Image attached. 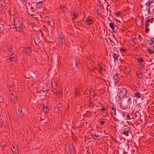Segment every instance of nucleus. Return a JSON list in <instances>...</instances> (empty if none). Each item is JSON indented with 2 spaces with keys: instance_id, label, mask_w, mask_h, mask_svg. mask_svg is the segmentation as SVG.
Instances as JSON below:
<instances>
[{
  "instance_id": "nucleus-1",
  "label": "nucleus",
  "mask_w": 154,
  "mask_h": 154,
  "mask_svg": "<svg viewBox=\"0 0 154 154\" xmlns=\"http://www.w3.org/2000/svg\"><path fill=\"white\" fill-rule=\"evenodd\" d=\"M120 103L121 108L125 110L128 108V106L131 103V98L129 97L126 96L122 98Z\"/></svg>"
},
{
  "instance_id": "nucleus-2",
  "label": "nucleus",
  "mask_w": 154,
  "mask_h": 154,
  "mask_svg": "<svg viewBox=\"0 0 154 154\" xmlns=\"http://www.w3.org/2000/svg\"><path fill=\"white\" fill-rule=\"evenodd\" d=\"M127 92L128 90L126 88H122L121 89L116 97V100L119 101L125 97Z\"/></svg>"
},
{
  "instance_id": "nucleus-3",
  "label": "nucleus",
  "mask_w": 154,
  "mask_h": 154,
  "mask_svg": "<svg viewBox=\"0 0 154 154\" xmlns=\"http://www.w3.org/2000/svg\"><path fill=\"white\" fill-rule=\"evenodd\" d=\"M15 27L16 30L19 31L20 29L23 27L22 20L19 19H15L14 20Z\"/></svg>"
},
{
  "instance_id": "nucleus-4",
  "label": "nucleus",
  "mask_w": 154,
  "mask_h": 154,
  "mask_svg": "<svg viewBox=\"0 0 154 154\" xmlns=\"http://www.w3.org/2000/svg\"><path fill=\"white\" fill-rule=\"evenodd\" d=\"M152 23L153 21L151 19H148L146 21L145 27L146 33H149L150 29L152 26Z\"/></svg>"
},
{
  "instance_id": "nucleus-5",
  "label": "nucleus",
  "mask_w": 154,
  "mask_h": 154,
  "mask_svg": "<svg viewBox=\"0 0 154 154\" xmlns=\"http://www.w3.org/2000/svg\"><path fill=\"white\" fill-rule=\"evenodd\" d=\"M10 100H11L14 103H16L17 101V96L16 94H11L10 97Z\"/></svg>"
},
{
  "instance_id": "nucleus-6",
  "label": "nucleus",
  "mask_w": 154,
  "mask_h": 154,
  "mask_svg": "<svg viewBox=\"0 0 154 154\" xmlns=\"http://www.w3.org/2000/svg\"><path fill=\"white\" fill-rule=\"evenodd\" d=\"M64 37L63 35H60L59 36L58 42L60 45H61L63 44L64 42Z\"/></svg>"
},
{
  "instance_id": "nucleus-7",
  "label": "nucleus",
  "mask_w": 154,
  "mask_h": 154,
  "mask_svg": "<svg viewBox=\"0 0 154 154\" xmlns=\"http://www.w3.org/2000/svg\"><path fill=\"white\" fill-rule=\"evenodd\" d=\"M23 48H24V50L25 51L26 54L28 55H30V54L32 51L30 47H23Z\"/></svg>"
},
{
  "instance_id": "nucleus-8",
  "label": "nucleus",
  "mask_w": 154,
  "mask_h": 154,
  "mask_svg": "<svg viewBox=\"0 0 154 154\" xmlns=\"http://www.w3.org/2000/svg\"><path fill=\"white\" fill-rule=\"evenodd\" d=\"M153 5L151 6V8H148V12L149 15H152L154 13L153 11Z\"/></svg>"
},
{
  "instance_id": "nucleus-9",
  "label": "nucleus",
  "mask_w": 154,
  "mask_h": 154,
  "mask_svg": "<svg viewBox=\"0 0 154 154\" xmlns=\"http://www.w3.org/2000/svg\"><path fill=\"white\" fill-rule=\"evenodd\" d=\"M145 64H138V69L140 71H143L145 68Z\"/></svg>"
},
{
  "instance_id": "nucleus-10",
  "label": "nucleus",
  "mask_w": 154,
  "mask_h": 154,
  "mask_svg": "<svg viewBox=\"0 0 154 154\" xmlns=\"http://www.w3.org/2000/svg\"><path fill=\"white\" fill-rule=\"evenodd\" d=\"M118 74H116L114 75L113 78L115 83H117L119 80L120 78L118 76Z\"/></svg>"
},
{
  "instance_id": "nucleus-11",
  "label": "nucleus",
  "mask_w": 154,
  "mask_h": 154,
  "mask_svg": "<svg viewBox=\"0 0 154 154\" xmlns=\"http://www.w3.org/2000/svg\"><path fill=\"white\" fill-rule=\"evenodd\" d=\"M12 49L11 45H9L7 46L6 51L8 52H9L10 53V54H9V55H10V54H14V53H12Z\"/></svg>"
},
{
  "instance_id": "nucleus-12",
  "label": "nucleus",
  "mask_w": 154,
  "mask_h": 154,
  "mask_svg": "<svg viewBox=\"0 0 154 154\" xmlns=\"http://www.w3.org/2000/svg\"><path fill=\"white\" fill-rule=\"evenodd\" d=\"M11 54L10 61L11 62L13 61L17 58V55L16 54Z\"/></svg>"
},
{
  "instance_id": "nucleus-13",
  "label": "nucleus",
  "mask_w": 154,
  "mask_h": 154,
  "mask_svg": "<svg viewBox=\"0 0 154 154\" xmlns=\"http://www.w3.org/2000/svg\"><path fill=\"white\" fill-rule=\"evenodd\" d=\"M86 23L88 25H91L94 23V21L92 19L90 18H87Z\"/></svg>"
},
{
  "instance_id": "nucleus-14",
  "label": "nucleus",
  "mask_w": 154,
  "mask_h": 154,
  "mask_svg": "<svg viewBox=\"0 0 154 154\" xmlns=\"http://www.w3.org/2000/svg\"><path fill=\"white\" fill-rule=\"evenodd\" d=\"M123 116L126 119L131 120V119H134V117L133 116H130L129 114L126 115L123 114Z\"/></svg>"
},
{
  "instance_id": "nucleus-15",
  "label": "nucleus",
  "mask_w": 154,
  "mask_h": 154,
  "mask_svg": "<svg viewBox=\"0 0 154 154\" xmlns=\"http://www.w3.org/2000/svg\"><path fill=\"white\" fill-rule=\"evenodd\" d=\"M18 111L19 112V114L20 117H23V114L22 112V108L20 106H19Z\"/></svg>"
},
{
  "instance_id": "nucleus-16",
  "label": "nucleus",
  "mask_w": 154,
  "mask_h": 154,
  "mask_svg": "<svg viewBox=\"0 0 154 154\" xmlns=\"http://www.w3.org/2000/svg\"><path fill=\"white\" fill-rule=\"evenodd\" d=\"M43 111L45 114L48 113L49 111V109L48 106H44Z\"/></svg>"
},
{
  "instance_id": "nucleus-17",
  "label": "nucleus",
  "mask_w": 154,
  "mask_h": 154,
  "mask_svg": "<svg viewBox=\"0 0 154 154\" xmlns=\"http://www.w3.org/2000/svg\"><path fill=\"white\" fill-rule=\"evenodd\" d=\"M137 60L138 62V64H145V61L142 58H137Z\"/></svg>"
},
{
  "instance_id": "nucleus-18",
  "label": "nucleus",
  "mask_w": 154,
  "mask_h": 154,
  "mask_svg": "<svg viewBox=\"0 0 154 154\" xmlns=\"http://www.w3.org/2000/svg\"><path fill=\"white\" fill-rule=\"evenodd\" d=\"M119 55L116 53H114L113 55V57L114 59H116L117 60H119L120 58L119 57Z\"/></svg>"
},
{
  "instance_id": "nucleus-19",
  "label": "nucleus",
  "mask_w": 154,
  "mask_h": 154,
  "mask_svg": "<svg viewBox=\"0 0 154 154\" xmlns=\"http://www.w3.org/2000/svg\"><path fill=\"white\" fill-rule=\"evenodd\" d=\"M98 71L100 73L102 74L103 72V69L102 68V66L100 65H98Z\"/></svg>"
},
{
  "instance_id": "nucleus-20",
  "label": "nucleus",
  "mask_w": 154,
  "mask_h": 154,
  "mask_svg": "<svg viewBox=\"0 0 154 154\" xmlns=\"http://www.w3.org/2000/svg\"><path fill=\"white\" fill-rule=\"evenodd\" d=\"M134 96L135 97H136L138 98H141V97L142 96V94H141L139 92H137V93H134Z\"/></svg>"
},
{
  "instance_id": "nucleus-21",
  "label": "nucleus",
  "mask_w": 154,
  "mask_h": 154,
  "mask_svg": "<svg viewBox=\"0 0 154 154\" xmlns=\"http://www.w3.org/2000/svg\"><path fill=\"white\" fill-rule=\"evenodd\" d=\"M125 131L124 132L123 134H125L126 132L130 133L131 132V129L129 127H127L125 128Z\"/></svg>"
},
{
  "instance_id": "nucleus-22",
  "label": "nucleus",
  "mask_w": 154,
  "mask_h": 154,
  "mask_svg": "<svg viewBox=\"0 0 154 154\" xmlns=\"http://www.w3.org/2000/svg\"><path fill=\"white\" fill-rule=\"evenodd\" d=\"M99 135L97 134H93L91 135V137H92L95 140H97V138L99 137Z\"/></svg>"
},
{
  "instance_id": "nucleus-23",
  "label": "nucleus",
  "mask_w": 154,
  "mask_h": 154,
  "mask_svg": "<svg viewBox=\"0 0 154 154\" xmlns=\"http://www.w3.org/2000/svg\"><path fill=\"white\" fill-rule=\"evenodd\" d=\"M131 69L130 68V67H127L126 68V69H125L124 72L125 73L128 74H129L130 72H131Z\"/></svg>"
},
{
  "instance_id": "nucleus-24",
  "label": "nucleus",
  "mask_w": 154,
  "mask_h": 154,
  "mask_svg": "<svg viewBox=\"0 0 154 154\" xmlns=\"http://www.w3.org/2000/svg\"><path fill=\"white\" fill-rule=\"evenodd\" d=\"M137 76L139 78H142L143 76V75L142 74V73L140 72H138L137 73Z\"/></svg>"
},
{
  "instance_id": "nucleus-25",
  "label": "nucleus",
  "mask_w": 154,
  "mask_h": 154,
  "mask_svg": "<svg viewBox=\"0 0 154 154\" xmlns=\"http://www.w3.org/2000/svg\"><path fill=\"white\" fill-rule=\"evenodd\" d=\"M72 13H73L72 16H73V19L75 20L77 18V17H78L77 13L76 12H75L74 11H73Z\"/></svg>"
},
{
  "instance_id": "nucleus-26",
  "label": "nucleus",
  "mask_w": 154,
  "mask_h": 154,
  "mask_svg": "<svg viewBox=\"0 0 154 154\" xmlns=\"http://www.w3.org/2000/svg\"><path fill=\"white\" fill-rule=\"evenodd\" d=\"M42 1H40L37 2L36 4L37 7L38 8H41V6H42Z\"/></svg>"
},
{
  "instance_id": "nucleus-27",
  "label": "nucleus",
  "mask_w": 154,
  "mask_h": 154,
  "mask_svg": "<svg viewBox=\"0 0 154 154\" xmlns=\"http://www.w3.org/2000/svg\"><path fill=\"white\" fill-rule=\"evenodd\" d=\"M49 90V88L47 87L46 85H45L43 86V90L44 92H46Z\"/></svg>"
},
{
  "instance_id": "nucleus-28",
  "label": "nucleus",
  "mask_w": 154,
  "mask_h": 154,
  "mask_svg": "<svg viewBox=\"0 0 154 154\" xmlns=\"http://www.w3.org/2000/svg\"><path fill=\"white\" fill-rule=\"evenodd\" d=\"M108 39H109V41L110 42V44L113 47L115 46V43L114 41H112L109 38H108Z\"/></svg>"
},
{
  "instance_id": "nucleus-29",
  "label": "nucleus",
  "mask_w": 154,
  "mask_h": 154,
  "mask_svg": "<svg viewBox=\"0 0 154 154\" xmlns=\"http://www.w3.org/2000/svg\"><path fill=\"white\" fill-rule=\"evenodd\" d=\"M75 96L76 97H79V96L80 95V93L78 91H76L75 92Z\"/></svg>"
},
{
  "instance_id": "nucleus-30",
  "label": "nucleus",
  "mask_w": 154,
  "mask_h": 154,
  "mask_svg": "<svg viewBox=\"0 0 154 154\" xmlns=\"http://www.w3.org/2000/svg\"><path fill=\"white\" fill-rule=\"evenodd\" d=\"M147 51L150 54H152L154 53V51L151 50L150 49H148Z\"/></svg>"
},
{
  "instance_id": "nucleus-31",
  "label": "nucleus",
  "mask_w": 154,
  "mask_h": 154,
  "mask_svg": "<svg viewBox=\"0 0 154 154\" xmlns=\"http://www.w3.org/2000/svg\"><path fill=\"white\" fill-rule=\"evenodd\" d=\"M40 38L39 35H37L36 36V40H37V42H38V43H40L41 42L40 41Z\"/></svg>"
},
{
  "instance_id": "nucleus-32",
  "label": "nucleus",
  "mask_w": 154,
  "mask_h": 154,
  "mask_svg": "<svg viewBox=\"0 0 154 154\" xmlns=\"http://www.w3.org/2000/svg\"><path fill=\"white\" fill-rule=\"evenodd\" d=\"M11 149L13 152L14 154H16L17 152H18V150H17L16 149H15V147L14 146L13 147V148L12 149Z\"/></svg>"
},
{
  "instance_id": "nucleus-33",
  "label": "nucleus",
  "mask_w": 154,
  "mask_h": 154,
  "mask_svg": "<svg viewBox=\"0 0 154 154\" xmlns=\"http://www.w3.org/2000/svg\"><path fill=\"white\" fill-rule=\"evenodd\" d=\"M56 94L58 97H60V95L61 94V93L59 89H57L56 90Z\"/></svg>"
},
{
  "instance_id": "nucleus-34",
  "label": "nucleus",
  "mask_w": 154,
  "mask_h": 154,
  "mask_svg": "<svg viewBox=\"0 0 154 154\" xmlns=\"http://www.w3.org/2000/svg\"><path fill=\"white\" fill-rule=\"evenodd\" d=\"M153 38L151 39L149 41V43L150 45H153L154 42V41L153 40Z\"/></svg>"
},
{
  "instance_id": "nucleus-35",
  "label": "nucleus",
  "mask_w": 154,
  "mask_h": 154,
  "mask_svg": "<svg viewBox=\"0 0 154 154\" xmlns=\"http://www.w3.org/2000/svg\"><path fill=\"white\" fill-rule=\"evenodd\" d=\"M116 16L117 17H121V14L120 12H116L115 13Z\"/></svg>"
},
{
  "instance_id": "nucleus-36",
  "label": "nucleus",
  "mask_w": 154,
  "mask_h": 154,
  "mask_svg": "<svg viewBox=\"0 0 154 154\" xmlns=\"http://www.w3.org/2000/svg\"><path fill=\"white\" fill-rule=\"evenodd\" d=\"M106 9L107 10V14L108 15V14L109 16L111 14V10H110L108 9L107 8H106Z\"/></svg>"
},
{
  "instance_id": "nucleus-37",
  "label": "nucleus",
  "mask_w": 154,
  "mask_h": 154,
  "mask_svg": "<svg viewBox=\"0 0 154 154\" xmlns=\"http://www.w3.org/2000/svg\"><path fill=\"white\" fill-rule=\"evenodd\" d=\"M112 109L113 111L114 112L113 113V114L116 115V109L113 107H112Z\"/></svg>"
},
{
  "instance_id": "nucleus-38",
  "label": "nucleus",
  "mask_w": 154,
  "mask_h": 154,
  "mask_svg": "<svg viewBox=\"0 0 154 154\" xmlns=\"http://www.w3.org/2000/svg\"><path fill=\"white\" fill-rule=\"evenodd\" d=\"M110 27L112 29H113V28L114 27V24L112 23H110L109 24Z\"/></svg>"
},
{
  "instance_id": "nucleus-39",
  "label": "nucleus",
  "mask_w": 154,
  "mask_h": 154,
  "mask_svg": "<svg viewBox=\"0 0 154 154\" xmlns=\"http://www.w3.org/2000/svg\"><path fill=\"white\" fill-rule=\"evenodd\" d=\"M3 126V122L2 121H0V128L2 127Z\"/></svg>"
},
{
  "instance_id": "nucleus-40",
  "label": "nucleus",
  "mask_w": 154,
  "mask_h": 154,
  "mask_svg": "<svg viewBox=\"0 0 154 154\" xmlns=\"http://www.w3.org/2000/svg\"><path fill=\"white\" fill-rule=\"evenodd\" d=\"M71 147H68V152L69 153H71L72 152V150L70 149Z\"/></svg>"
},
{
  "instance_id": "nucleus-41",
  "label": "nucleus",
  "mask_w": 154,
  "mask_h": 154,
  "mask_svg": "<svg viewBox=\"0 0 154 154\" xmlns=\"http://www.w3.org/2000/svg\"><path fill=\"white\" fill-rule=\"evenodd\" d=\"M120 50L123 53L125 52V49L124 48H122L120 49Z\"/></svg>"
},
{
  "instance_id": "nucleus-42",
  "label": "nucleus",
  "mask_w": 154,
  "mask_h": 154,
  "mask_svg": "<svg viewBox=\"0 0 154 154\" xmlns=\"http://www.w3.org/2000/svg\"><path fill=\"white\" fill-rule=\"evenodd\" d=\"M151 4L149 3L147 5V7H146V9H147L148 8H151Z\"/></svg>"
},
{
  "instance_id": "nucleus-43",
  "label": "nucleus",
  "mask_w": 154,
  "mask_h": 154,
  "mask_svg": "<svg viewBox=\"0 0 154 154\" xmlns=\"http://www.w3.org/2000/svg\"><path fill=\"white\" fill-rule=\"evenodd\" d=\"M103 107V106L102 108L101 109V111H104L106 110V109L104 108Z\"/></svg>"
},
{
  "instance_id": "nucleus-44",
  "label": "nucleus",
  "mask_w": 154,
  "mask_h": 154,
  "mask_svg": "<svg viewBox=\"0 0 154 154\" xmlns=\"http://www.w3.org/2000/svg\"><path fill=\"white\" fill-rule=\"evenodd\" d=\"M112 29V31L113 32H114V33H116V30H115V28L114 27L113 28V29Z\"/></svg>"
},
{
  "instance_id": "nucleus-45",
  "label": "nucleus",
  "mask_w": 154,
  "mask_h": 154,
  "mask_svg": "<svg viewBox=\"0 0 154 154\" xmlns=\"http://www.w3.org/2000/svg\"><path fill=\"white\" fill-rule=\"evenodd\" d=\"M13 87L12 86H11L9 88V90L10 91H11V90H13Z\"/></svg>"
},
{
  "instance_id": "nucleus-46",
  "label": "nucleus",
  "mask_w": 154,
  "mask_h": 154,
  "mask_svg": "<svg viewBox=\"0 0 154 154\" xmlns=\"http://www.w3.org/2000/svg\"><path fill=\"white\" fill-rule=\"evenodd\" d=\"M3 4L2 3H0V8H2L3 7Z\"/></svg>"
},
{
  "instance_id": "nucleus-47",
  "label": "nucleus",
  "mask_w": 154,
  "mask_h": 154,
  "mask_svg": "<svg viewBox=\"0 0 154 154\" xmlns=\"http://www.w3.org/2000/svg\"><path fill=\"white\" fill-rule=\"evenodd\" d=\"M116 20V22H117V23H120V21L119 20H118V19H115Z\"/></svg>"
},
{
  "instance_id": "nucleus-48",
  "label": "nucleus",
  "mask_w": 154,
  "mask_h": 154,
  "mask_svg": "<svg viewBox=\"0 0 154 154\" xmlns=\"http://www.w3.org/2000/svg\"><path fill=\"white\" fill-rule=\"evenodd\" d=\"M104 123H105V122H103V121H101V122H100V125H103V124H104Z\"/></svg>"
},
{
  "instance_id": "nucleus-49",
  "label": "nucleus",
  "mask_w": 154,
  "mask_h": 154,
  "mask_svg": "<svg viewBox=\"0 0 154 154\" xmlns=\"http://www.w3.org/2000/svg\"><path fill=\"white\" fill-rule=\"evenodd\" d=\"M153 2H154L153 1H152L149 2V3L150 4H151L152 3H153Z\"/></svg>"
},
{
  "instance_id": "nucleus-50",
  "label": "nucleus",
  "mask_w": 154,
  "mask_h": 154,
  "mask_svg": "<svg viewBox=\"0 0 154 154\" xmlns=\"http://www.w3.org/2000/svg\"><path fill=\"white\" fill-rule=\"evenodd\" d=\"M152 135L154 136V130L152 132Z\"/></svg>"
},
{
  "instance_id": "nucleus-51",
  "label": "nucleus",
  "mask_w": 154,
  "mask_h": 154,
  "mask_svg": "<svg viewBox=\"0 0 154 154\" xmlns=\"http://www.w3.org/2000/svg\"><path fill=\"white\" fill-rule=\"evenodd\" d=\"M77 63H79V61H76V65Z\"/></svg>"
},
{
  "instance_id": "nucleus-52",
  "label": "nucleus",
  "mask_w": 154,
  "mask_h": 154,
  "mask_svg": "<svg viewBox=\"0 0 154 154\" xmlns=\"http://www.w3.org/2000/svg\"><path fill=\"white\" fill-rule=\"evenodd\" d=\"M107 42H109V39H108V38L106 39Z\"/></svg>"
},
{
  "instance_id": "nucleus-53",
  "label": "nucleus",
  "mask_w": 154,
  "mask_h": 154,
  "mask_svg": "<svg viewBox=\"0 0 154 154\" xmlns=\"http://www.w3.org/2000/svg\"><path fill=\"white\" fill-rule=\"evenodd\" d=\"M139 86V85H137V86L136 87H137L138 88V87Z\"/></svg>"
},
{
  "instance_id": "nucleus-54",
  "label": "nucleus",
  "mask_w": 154,
  "mask_h": 154,
  "mask_svg": "<svg viewBox=\"0 0 154 154\" xmlns=\"http://www.w3.org/2000/svg\"><path fill=\"white\" fill-rule=\"evenodd\" d=\"M114 120H115V121H116L117 120V119L115 118H114Z\"/></svg>"
},
{
  "instance_id": "nucleus-55",
  "label": "nucleus",
  "mask_w": 154,
  "mask_h": 154,
  "mask_svg": "<svg viewBox=\"0 0 154 154\" xmlns=\"http://www.w3.org/2000/svg\"><path fill=\"white\" fill-rule=\"evenodd\" d=\"M109 20H110V21H111V22H112V21L110 19H109Z\"/></svg>"
},
{
  "instance_id": "nucleus-56",
  "label": "nucleus",
  "mask_w": 154,
  "mask_h": 154,
  "mask_svg": "<svg viewBox=\"0 0 154 154\" xmlns=\"http://www.w3.org/2000/svg\"><path fill=\"white\" fill-rule=\"evenodd\" d=\"M152 107H153V108L154 109V106H152Z\"/></svg>"
},
{
  "instance_id": "nucleus-57",
  "label": "nucleus",
  "mask_w": 154,
  "mask_h": 154,
  "mask_svg": "<svg viewBox=\"0 0 154 154\" xmlns=\"http://www.w3.org/2000/svg\"><path fill=\"white\" fill-rule=\"evenodd\" d=\"M55 84H56V86H57V85L56 84V82H55Z\"/></svg>"
},
{
  "instance_id": "nucleus-58",
  "label": "nucleus",
  "mask_w": 154,
  "mask_h": 154,
  "mask_svg": "<svg viewBox=\"0 0 154 154\" xmlns=\"http://www.w3.org/2000/svg\"><path fill=\"white\" fill-rule=\"evenodd\" d=\"M127 122L128 123H129V122Z\"/></svg>"
},
{
  "instance_id": "nucleus-59",
  "label": "nucleus",
  "mask_w": 154,
  "mask_h": 154,
  "mask_svg": "<svg viewBox=\"0 0 154 154\" xmlns=\"http://www.w3.org/2000/svg\"><path fill=\"white\" fill-rule=\"evenodd\" d=\"M103 120H106V119H104V120L103 119Z\"/></svg>"
},
{
  "instance_id": "nucleus-60",
  "label": "nucleus",
  "mask_w": 154,
  "mask_h": 154,
  "mask_svg": "<svg viewBox=\"0 0 154 154\" xmlns=\"http://www.w3.org/2000/svg\"><path fill=\"white\" fill-rule=\"evenodd\" d=\"M91 105V104H90L89 105V106H90Z\"/></svg>"
},
{
  "instance_id": "nucleus-61",
  "label": "nucleus",
  "mask_w": 154,
  "mask_h": 154,
  "mask_svg": "<svg viewBox=\"0 0 154 154\" xmlns=\"http://www.w3.org/2000/svg\"><path fill=\"white\" fill-rule=\"evenodd\" d=\"M147 3V2L146 4V5Z\"/></svg>"
},
{
  "instance_id": "nucleus-62",
  "label": "nucleus",
  "mask_w": 154,
  "mask_h": 154,
  "mask_svg": "<svg viewBox=\"0 0 154 154\" xmlns=\"http://www.w3.org/2000/svg\"><path fill=\"white\" fill-rule=\"evenodd\" d=\"M114 38L116 40V38Z\"/></svg>"
},
{
  "instance_id": "nucleus-63",
  "label": "nucleus",
  "mask_w": 154,
  "mask_h": 154,
  "mask_svg": "<svg viewBox=\"0 0 154 154\" xmlns=\"http://www.w3.org/2000/svg\"><path fill=\"white\" fill-rule=\"evenodd\" d=\"M1 30V28H0V30Z\"/></svg>"
}]
</instances>
